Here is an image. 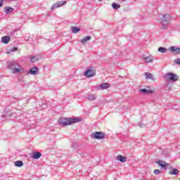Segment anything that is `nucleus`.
Returning <instances> with one entry per match:
<instances>
[{"label": "nucleus", "mask_w": 180, "mask_h": 180, "mask_svg": "<svg viewBox=\"0 0 180 180\" xmlns=\"http://www.w3.org/2000/svg\"><path fill=\"white\" fill-rule=\"evenodd\" d=\"M8 68L12 70L13 74H25L26 70L16 61H11L7 63Z\"/></svg>", "instance_id": "1"}, {"label": "nucleus", "mask_w": 180, "mask_h": 180, "mask_svg": "<svg viewBox=\"0 0 180 180\" xmlns=\"http://www.w3.org/2000/svg\"><path fill=\"white\" fill-rule=\"evenodd\" d=\"M78 122H81V119L78 117H69V118H60L58 121L60 126L63 127H65V126H70V124H72L74 123H78Z\"/></svg>", "instance_id": "2"}, {"label": "nucleus", "mask_w": 180, "mask_h": 180, "mask_svg": "<svg viewBox=\"0 0 180 180\" xmlns=\"http://www.w3.org/2000/svg\"><path fill=\"white\" fill-rule=\"evenodd\" d=\"M169 22H171V15L169 14H165L161 20V29H168Z\"/></svg>", "instance_id": "3"}, {"label": "nucleus", "mask_w": 180, "mask_h": 180, "mask_svg": "<svg viewBox=\"0 0 180 180\" xmlns=\"http://www.w3.org/2000/svg\"><path fill=\"white\" fill-rule=\"evenodd\" d=\"M165 78L166 79L167 82H169V81H172L173 82H176V81H178L179 79V77L172 72L167 73L165 75Z\"/></svg>", "instance_id": "4"}, {"label": "nucleus", "mask_w": 180, "mask_h": 180, "mask_svg": "<svg viewBox=\"0 0 180 180\" xmlns=\"http://www.w3.org/2000/svg\"><path fill=\"white\" fill-rule=\"evenodd\" d=\"M91 137L96 140H103L106 137V134L103 131H96L91 134Z\"/></svg>", "instance_id": "5"}, {"label": "nucleus", "mask_w": 180, "mask_h": 180, "mask_svg": "<svg viewBox=\"0 0 180 180\" xmlns=\"http://www.w3.org/2000/svg\"><path fill=\"white\" fill-rule=\"evenodd\" d=\"M84 75H86L87 78H91V77H95V75H96V70L94 67H89L84 72Z\"/></svg>", "instance_id": "6"}, {"label": "nucleus", "mask_w": 180, "mask_h": 180, "mask_svg": "<svg viewBox=\"0 0 180 180\" xmlns=\"http://www.w3.org/2000/svg\"><path fill=\"white\" fill-rule=\"evenodd\" d=\"M156 164H158V165L160 166L161 168H163V169H167V168H171V165H169V164L167 163L165 161L158 160V161H156Z\"/></svg>", "instance_id": "7"}, {"label": "nucleus", "mask_w": 180, "mask_h": 180, "mask_svg": "<svg viewBox=\"0 0 180 180\" xmlns=\"http://www.w3.org/2000/svg\"><path fill=\"white\" fill-rule=\"evenodd\" d=\"M29 74L31 75H37L39 74V68L33 67L30 69Z\"/></svg>", "instance_id": "8"}, {"label": "nucleus", "mask_w": 180, "mask_h": 180, "mask_svg": "<svg viewBox=\"0 0 180 180\" xmlns=\"http://www.w3.org/2000/svg\"><path fill=\"white\" fill-rule=\"evenodd\" d=\"M65 4H67V1H62L60 2H58L52 6L51 9L60 8V6H63V5H65Z\"/></svg>", "instance_id": "9"}, {"label": "nucleus", "mask_w": 180, "mask_h": 180, "mask_svg": "<svg viewBox=\"0 0 180 180\" xmlns=\"http://www.w3.org/2000/svg\"><path fill=\"white\" fill-rule=\"evenodd\" d=\"M143 60H144L145 63H153L154 61V56L150 55L149 56H142Z\"/></svg>", "instance_id": "10"}, {"label": "nucleus", "mask_w": 180, "mask_h": 180, "mask_svg": "<svg viewBox=\"0 0 180 180\" xmlns=\"http://www.w3.org/2000/svg\"><path fill=\"white\" fill-rule=\"evenodd\" d=\"M139 92L143 94V95H148V94H153V90H147V89H141Z\"/></svg>", "instance_id": "11"}, {"label": "nucleus", "mask_w": 180, "mask_h": 180, "mask_svg": "<svg viewBox=\"0 0 180 180\" xmlns=\"http://www.w3.org/2000/svg\"><path fill=\"white\" fill-rule=\"evenodd\" d=\"M15 11V8L9 6H6L4 8V13H6L7 15H9V13H12Z\"/></svg>", "instance_id": "12"}, {"label": "nucleus", "mask_w": 180, "mask_h": 180, "mask_svg": "<svg viewBox=\"0 0 180 180\" xmlns=\"http://www.w3.org/2000/svg\"><path fill=\"white\" fill-rule=\"evenodd\" d=\"M117 161H120V162H126L127 158L122 155H119L117 156Z\"/></svg>", "instance_id": "13"}, {"label": "nucleus", "mask_w": 180, "mask_h": 180, "mask_svg": "<svg viewBox=\"0 0 180 180\" xmlns=\"http://www.w3.org/2000/svg\"><path fill=\"white\" fill-rule=\"evenodd\" d=\"M1 41L4 43V44H8L9 41H11V37L9 36L3 37Z\"/></svg>", "instance_id": "14"}, {"label": "nucleus", "mask_w": 180, "mask_h": 180, "mask_svg": "<svg viewBox=\"0 0 180 180\" xmlns=\"http://www.w3.org/2000/svg\"><path fill=\"white\" fill-rule=\"evenodd\" d=\"M108 88H110V84L109 83H103L100 85V89H108Z\"/></svg>", "instance_id": "15"}, {"label": "nucleus", "mask_w": 180, "mask_h": 180, "mask_svg": "<svg viewBox=\"0 0 180 180\" xmlns=\"http://www.w3.org/2000/svg\"><path fill=\"white\" fill-rule=\"evenodd\" d=\"M41 157V153L39 152H35L32 153V158L34 160H39Z\"/></svg>", "instance_id": "16"}, {"label": "nucleus", "mask_w": 180, "mask_h": 180, "mask_svg": "<svg viewBox=\"0 0 180 180\" xmlns=\"http://www.w3.org/2000/svg\"><path fill=\"white\" fill-rule=\"evenodd\" d=\"M170 50L173 51V53H176V54H180V48L176 46H172Z\"/></svg>", "instance_id": "17"}, {"label": "nucleus", "mask_w": 180, "mask_h": 180, "mask_svg": "<svg viewBox=\"0 0 180 180\" xmlns=\"http://www.w3.org/2000/svg\"><path fill=\"white\" fill-rule=\"evenodd\" d=\"M86 99H87L88 101H95V99H96V95H95V94H89L86 97Z\"/></svg>", "instance_id": "18"}, {"label": "nucleus", "mask_w": 180, "mask_h": 180, "mask_svg": "<svg viewBox=\"0 0 180 180\" xmlns=\"http://www.w3.org/2000/svg\"><path fill=\"white\" fill-rule=\"evenodd\" d=\"M14 165L15 167L20 168V167H23V162L22 160H17L14 162Z\"/></svg>", "instance_id": "19"}, {"label": "nucleus", "mask_w": 180, "mask_h": 180, "mask_svg": "<svg viewBox=\"0 0 180 180\" xmlns=\"http://www.w3.org/2000/svg\"><path fill=\"white\" fill-rule=\"evenodd\" d=\"M145 77L146 78H148V79H151L152 81H154V76H153V75L150 73L145 72Z\"/></svg>", "instance_id": "20"}, {"label": "nucleus", "mask_w": 180, "mask_h": 180, "mask_svg": "<svg viewBox=\"0 0 180 180\" xmlns=\"http://www.w3.org/2000/svg\"><path fill=\"white\" fill-rule=\"evenodd\" d=\"M89 40H91V36H87L86 37L83 38L80 41L82 44H85V43H86V41Z\"/></svg>", "instance_id": "21"}, {"label": "nucleus", "mask_w": 180, "mask_h": 180, "mask_svg": "<svg viewBox=\"0 0 180 180\" xmlns=\"http://www.w3.org/2000/svg\"><path fill=\"white\" fill-rule=\"evenodd\" d=\"M170 175H177L179 174V170L177 169H173L172 172H169Z\"/></svg>", "instance_id": "22"}, {"label": "nucleus", "mask_w": 180, "mask_h": 180, "mask_svg": "<svg viewBox=\"0 0 180 180\" xmlns=\"http://www.w3.org/2000/svg\"><path fill=\"white\" fill-rule=\"evenodd\" d=\"M158 51L160 53H166L167 52V48L160 46L158 48Z\"/></svg>", "instance_id": "23"}, {"label": "nucleus", "mask_w": 180, "mask_h": 180, "mask_svg": "<svg viewBox=\"0 0 180 180\" xmlns=\"http://www.w3.org/2000/svg\"><path fill=\"white\" fill-rule=\"evenodd\" d=\"M79 30H81V29H79V27H72V33H78V32H79Z\"/></svg>", "instance_id": "24"}, {"label": "nucleus", "mask_w": 180, "mask_h": 180, "mask_svg": "<svg viewBox=\"0 0 180 180\" xmlns=\"http://www.w3.org/2000/svg\"><path fill=\"white\" fill-rule=\"evenodd\" d=\"M172 89V85L169 84V83L165 85V89H166V91H170V89Z\"/></svg>", "instance_id": "25"}, {"label": "nucleus", "mask_w": 180, "mask_h": 180, "mask_svg": "<svg viewBox=\"0 0 180 180\" xmlns=\"http://www.w3.org/2000/svg\"><path fill=\"white\" fill-rule=\"evenodd\" d=\"M39 60V56H32L30 58L31 63H36Z\"/></svg>", "instance_id": "26"}, {"label": "nucleus", "mask_w": 180, "mask_h": 180, "mask_svg": "<svg viewBox=\"0 0 180 180\" xmlns=\"http://www.w3.org/2000/svg\"><path fill=\"white\" fill-rule=\"evenodd\" d=\"M112 7L114 9H119V8H120V4H116V3H112Z\"/></svg>", "instance_id": "27"}, {"label": "nucleus", "mask_w": 180, "mask_h": 180, "mask_svg": "<svg viewBox=\"0 0 180 180\" xmlns=\"http://www.w3.org/2000/svg\"><path fill=\"white\" fill-rule=\"evenodd\" d=\"M153 172H154V174H155V175H160V174H161V170L155 169Z\"/></svg>", "instance_id": "28"}, {"label": "nucleus", "mask_w": 180, "mask_h": 180, "mask_svg": "<svg viewBox=\"0 0 180 180\" xmlns=\"http://www.w3.org/2000/svg\"><path fill=\"white\" fill-rule=\"evenodd\" d=\"M13 51H18V47H13L11 49H10L11 53H13Z\"/></svg>", "instance_id": "29"}, {"label": "nucleus", "mask_w": 180, "mask_h": 180, "mask_svg": "<svg viewBox=\"0 0 180 180\" xmlns=\"http://www.w3.org/2000/svg\"><path fill=\"white\" fill-rule=\"evenodd\" d=\"M174 63H175L177 65H180V58H176V60H174Z\"/></svg>", "instance_id": "30"}, {"label": "nucleus", "mask_w": 180, "mask_h": 180, "mask_svg": "<svg viewBox=\"0 0 180 180\" xmlns=\"http://www.w3.org/2000/svg\"><path fill=\"white\" fill-rule=\"evenodd\" d=\"M3 5H4V0H0V8H2Z\"/></svg>", "instance_id": "31"}, {"label": "nucleus", "mask_w": 180, "mask_h": 180, "mask_svg": "<svg viewBox=\"0 0 180 180\" xmlns=\"http://www.w3.org/2000/svg\"><path fill=\"white\" fill-rule=\"evenodd\" d=\"M139 127H146V124H144L143 123H139Z\"/></svg>", "instance_id": "32"}, {"label": "nucleus", "mask_w": 180, "mask_h": 180, "mask_svg": "<svg viewBox=\"0 0 180 180\" xmlns=\"http://www.w3.org/2000/svg\"><path fill=\"white\" fill-rule=\"evenodd\" d=\"M40 58H41V56H39V60H40Z\"/></svg>", "instance_id": "33"}, {"label": "nucleus", "mask_w": 180, "mask_h": 180, "mask_svg": "<svg viewBox=\"0 0 180 180\" xmlns=\"http://www.w3.org/2000/svg\"><path fill=\"white\" fill-rule=\"evenodd\" d=\"M8 1H15V0H8Z\"/></svg>", "instance_id": "34"}, {"label": "nucleus", "mask_w": 180, "mask_h": 180, "mask_svg": "<svg viewBox=\"0 0 180 180\" xmlns=\"http://www.w3.org/2000/svg\"><path fill=\"white\" fill-rule=\"evenodd\" d=\"M72 147H74V145H72Z\"/></svg>", "instance_id": "35"}]
</instances>
